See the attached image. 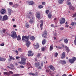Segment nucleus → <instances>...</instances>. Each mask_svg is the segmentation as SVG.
Segmentation results:
<instances>
[{
  "mask_svg": "<svg viewBox=\"0 0 76 76\" xmlns=\"http://www.w3.org/2000/svg\"><path fill=\"white\" fill-rule=\"evenodd\" d=\"M21 60V61H20L18 62V63H20V64H22L23 65H25L26 64V60L27 58L26 57H20Z\"/></svg>",
  "mask_w": 76,
  "mask_h": 76,
  "instance_id": "nucleus-1",
  "label": "nucleus"
},
{
  "mask_svg": "<svg viewBox=\"0 0 76 76\" xmlns=\"http://www.w3.org/2000/svg\"><path fill=\"white\" fill-rule=\"evenodd\" d=\"M22 40L23 42H27L29 41V36H23L22 37Z\"/></svg>",
  "mask_w": 76,
  "mask_h": 76,
  "instance_id": "nucleus-2",
  "label": "nucleus"
},
{
  "mask_svg": "<svg viewBox=\"0 0 76 76\" xmlns=\"http://www.w3.org/2000/svg\"><path fill=\"white\" fill-rule=\"evenodd\" d=\"M12 34L11 35V37L13 38H16L17 37V34H16V33L14 31H13L11 32Z\"/></svg>",
  "mask_w": 76,
  "mask_h": 76,
  "instance_id": "nucleus-3",
  "label": "nucleus"
},
{
  "mask_svg": "<svg viewBox=\"0 0 76 76\" xmlns=\"http://www.w3.org/2000/svg\"><path fill=\"white\" fill-rule=\"evenodd\" d=\"M76 57H73L72 59H70L69 60V63L73 64L74 63V61H76Z\"/></svg>",
  "mask_w": 76,
  "mask_h": 76,
  "instance_id": "nucleus-4",
  "label": "nucleus"
},
{
  "mask_svg": "<svg viewBox=\"0 0 76 76\" xmlns=\"http://www.w3.org/2000/svg\"><path fill=\"white\" fill-rule=\"evenodd\" d=\"M9 72H4V75H6L7 76H10V74H13V72L10 71Z\"/></svg>",
  "mask_w": 76,
  "mask_h": 76,
  "instance_id": "nucleus-5",
  "label": "nucleus"
},
{
  "mask_svg": "<svg viewBox=\"0 0 76 76\" xmlns=\"http://www.w3.org/2000/svg\"><path fill=\"white\" fill-rule=\"evenodd\" d=\"M40 14V12H37L36 13V17L37 18V19H40V18L41 17Z\"/></svg>",
  "mask_w": 76,
  "mask_h": 76,
  "instance_id": "nucleus-6",
  "label": "nucleus"
},
{
  "mask_svg": "<svg viewBox=\"0 0 76 76\" xmlns=\"http://www.w3.org/2000/svg\"><path fill=\"white\" fill-rule=\"evenodd\" d=\"M66 22L65 18H62L60 20V23L61 24H62L63 23H64Z\"/></svg>",
  "mask_w": 76,
  "mask_h": 76,
  "instance_id": "nucleus-7",
  "label": "nucleus"
},
{
  "mask_svg": "<svg viewBox=\"0 0 76 76\" xmlns=\"http://www.w3.org/2000/svg\"><path fill=\"white\" fill-rule=\"evenodd\" d=\"M32 53V51H28V56H33V55H34V53Z\"/></svg>",
  "mask_w": 76,
  "mask_h": 76,
  "instance_id": "nucleus-8",
  "label": "nucleus"
},
{
  "mask_svg": "<svg viewBox=\"0 0 76 76\" xmlns=\"http://www.w3.org/2000/svg\"><path fill=\"white\" fill-rule=\"evenodd\" d=\"M26 2L27 3L29 4V5H34L35 3H34V2L32 1H27Z\"/></svg>",
  "mask_w": 76,
  "mask_h": 76,
  "instance_id": "nucleus-9",
  "label": "nucleus"
},
{
  "mask_svg": "<svg viewBox=\"0 0 76 76\" xmlns=\"http://www.w3.org/2000/svg\"><path fill=\"white\" fill-rule=\"evenodd\" d=\"M58 63L60 64H66V62L65 61H61L60 60L59 61Z\"/></svg>",
  "mask_w": 76,
  "mask_h": 76,
  "instance_id": "nucleus-10",
  "label": "nucleus"
},
{
  "mask_svg": "<svg viewBox=\"0 0 76 76\" xmlns=\"http://www.w3.org/2000/svg\"><path fill=\"white\" fill-rule=\"evenodd\" d=\"M29 75H32V76H38V72H36L35 74L31 72L29 74Z\"/></svg>",
  "mask_w": 76,
  "mask_h": 76,
  "instance_id": "nucleus-11",
  "label": "nucleus"
},
{
  "mask_svg": "<svg viewBox=\"0 0 76 76\" xmlns=\"http://www.w3.org/2000/svg\"><path fill=\"white\" fill-rule=\"evenodd\" d=\"M33 45L34 46V47L35 48V49H38V48L39 47V45L38 43H36L35 45L34 44H33Z\"/></svg>",
  "mask_w": 76,
  "mask_h": 76,
  "instance_id": "nucleus-12",
  "label": "nucleus"
},
{
  "mask_svg": "<svg viewBox=\"0 0 76 76\" xmlns=\"http://www.w3.org/2000/svg\"><path fill=\"white\" fill-rule=\"evenodd\" d=\"M9 56L10 58L8 59V60L9 61H11V60H15V58H13V57L12 56H10V55H9Z\"/></svg>",
  "mask_w": 76,
  "mask_h": 76,
  "instance_id": "nucleus-13",
  "label": "nucleus"
},
{
  "mask_svg": "<svg viewBox=\"0 0 76 76\" xmlns=\"http://www.w3.org/2000/svg\"><path fill=\"white\" fill-rule=\"evenodd\" d=\"M8 20V17L6 15L4 16L3 18V20Z\"/></svg>",
  "mask_w": 76,
  "mask_h": 76,
  "instance_id": "nucleus-14",
  "label": "nucleus"
},
{
  "mask_svg": "<svg viewBox=\"0 0 76 76\" xmlns=\"http://www.w3.org/2000/svg\"><path fill=\"white\" fill-rule=\"evenodd\" d=\"M62 56L61 58L62 59H63L65 58V52H63L61 54Z\"/></svg>",
  "mask_w": 76,
  "mask_h": 76,
  "instance_id": "nucleus-15",
  "label": "nucleus"
},
{
  "mask_svg": "<svg viewBox=\"0 0 76 76\" xmlns=\"http://www.w3.org/2000/svg\"><path fill=\"white\" fill-rule=\"evenodd\" d=\"M30 39H31L32 41H34V40H35V37H34V36H30Z\"/></svg>",
  "mask_w": 76,
  "mask_h": 76,
  "instance_id": "nucleus-16",
  "label": "nucleus"
},
{
  "mask_svg": "<svg viewBox=\"0 0 76 76\" xmlns=\"http://www.w3.org/2000/svg\"><path fill=\"white\" fill-rule=\"evenodd\" d=\"M1 14H4V13H6V10H4V9H2L1 11Z\"/></svg>",
  "mask_w": 76,
  "mask_h": 76,
  "instance_id": "nucleus-17",
  "label": "nucleus"
},
{
  "mask_svg": "<svg viewBox=\"0 0 76 76\" xmlns=\"http://www.w3.org/2000/svg\"><path fill=\"white\" fill-rule=\"evenodd\" d=\"M31 45V42L29 41H28L26 43V46L28 48L29 46Z\"/></svg>",
  "mask_w": 76,
  "mask_h": 76,
  "instance_id": "nucleus-18",
  "label": "nucleus"
},
{
  "mask_svg": "<svg viewBox=\"0 0 76 76\" xmlns=\"http://www.w3.org/2000/svg\"><path fill=\"white\" fill-rule=\"evenodd\" d=\"M49 67L51 70H53V71H54V70H55V68H54V67L53 66L50 65L49 66Z\"/></svg>",
  "mask_w": 76,
  "mask_h": 76,
  "instance_id": "nucleus-19",
  "label": "nucleus"
},
{
  "mask_svg": "<svg viewBox=\"0 0 76 76\" xmlns=\"http://www.w3.org/2000/svg\"><path fill=\"white\" fill-rule=\"evenodd\" d=\"M54 48L53 46V45H51L50 46V51H52V50H53V48Z\"/></svg>",
  "mask_w": 76,
  "mask_h": 76,
  "instance_id": "nucleus-20",
  "label": "nucleus"
},
{
  "mask_svg": "<svg viewBox=\"0 0 76 76\" xmlns=\"http://www.w3.org/2000/svg\"><path fill=\"white\" fill-rule=\"evenodd\" d=\"M35 67H37V68H38V67L40 66V64H39V63H35Z\"/></svg>",
  "mask_w": 76,
  "mask_h": 76,
  "instance_id": "nucleus-21",
  "label": "nucleus"
},
{
  "mask_svg": "<svg viewBox=\"0 0 76 76\" xmlns=\"http://www.w3.org/2000/svg\"><path fill=\"white\" fill-rule=\"evenodd\" d=\"M42 45H45V43H46V40L45 39H43L42 41Z\"/></svg>",
  "mask_w": 76,
  "mask_h": 76,
  "instance_id": "nucleus-22",
  "label": "nucleus"
},
{
  "mask_svg": "<svg viewBox=\"0 0 76 76\" xmlns=\"http://www.w3.org/2000/svg\"><path fill=\"white\" fill-rule=\"evenodd\" d=\"M69 9L70 10H75V7L73 6H70Z\"/></svg>",
  "mask_w": 76,
  "mask_h": 76,
  "instance_id": "nucleus-23",
  "label": "nucleus"
},
{
  "mask_svg": "<svg viewBox=\"0 0 76 76\" xmlns=\"http://www.w3.org/2000/svg\"><path fill=\"white\" fill-rule=\"evenodd\" d=\"M58 2L59 3V4H62L64 1V0H58Z\"/></svg>",
  "mask_w": 76,
  "mask_h": 76,
  "instance_id": "nucleus-24",
  "label": "nucleus"
},
{
  "mask_svg": "<svg viewBox=\"0 0 76 76\" xmlns=\"http://www.w3.org/2000/svg\"><path fill=\"white\" fill-rule=\"evenodd\" d=\"M16 38H17V40L18 41H20V40L21 39V38H20V35H18L17 37V36Z\"/></svg>",
  "mask_w": 76,
  "mask_h": 76,
  "instance_id": "nucleus-25",
  "label": "nucleus"
},
{
  "mask_svg": "<svg viewBox=\"0 0 76 76\" xmlns=\"http://www.w3.org/2000/svg\"><path fill=\"white\" fill-rule=\"evenodd\" d=\"M42 37H44V38H47V34H42Z\"/></svg>",
  "mask_w": 76,
  "mask_h": 76,
  "instance_id": "nucleus-26",
  "label": "nucleus"
},
{
  "mask_svg": "<svg viewBox=\"0 0 76 76\" xmlns=\"http://www.w3.org/2000/svg\"><path fill=\"white\" fill-rule=\"evenodd\" d=\"M64 41L65 44H67V43H68V40H67V39H64Z\"/></svg>",
  "mask_w": 76,
  "mask_h": 76,
  "instance_id": "nucleus-27",
  "label": "nucleus"
},
{
  "mask_svg": "<svg viewBox=\"0 0 76 76\" xmlns=\"http://www.w3.org/2000/svg\"><path fill=\"white\" fill-rule=\"evenodd\" d=\"M5 60H6V59L4 58H1V57H0V61H5Z\"/></svg>",
  "mask_w": 76,
  "mask_h": 76,
  "instance_id": "nucleus-28",
  "label": "nucleus"
},
{
  "mask_svg": "<svg viewBox=\"0 0 76 76\" xmlns=\"http://www.w3.org/2000/svg\"><path fill=\"white\" fill-rule=\"evenodd\" d=\"M41 55H42V54H41V53H38L37 55V57H38V58H39V57H40Z\"/></svg>",
  "mask_w": 76,
  "mask_h": 76,
  "instance_id": "nucleus-29",
  "label": "nucleus"
},
{
  "mask_svg": "<svg viewBox=\"0 0 76 76\" xmlns=\"http://www.w3.org/2000/svg\"><path fill=\"white\" fill-rule=\"evenodd\" d=\"M48 18L49 19H51V18L52 15H51V14H49L48 15Z\"/></svg>",
  "mask_w": 76,
  "mask_h": 76,
  "instance_id": "nucleus-30",
  "label": "nucleus"
},
{
  "mask_svg": "<svg viewBox=\"0 0 76 76\" xmlns=\"http://www.w3.org/2000/svg\"><path fill=\"white\" fill-rule=\"evenodd\" d=\"M26 27L27 28H29V24H28V23H26Z\"/></svg>",
  "mask_w": 76,
  "mask_h": 76,
  "instance_id": "nucleus-31",
  "label": "nucleus"
},
{
  "mask_svg": "<svg viewBox=\"0 0 76 76\" xmlns=\"http://www.w3.org/2000/svg\"><path fill=\"white\" fill-rule=\"evenodd\" d=\"M29 23H31V24H32V23H34V20L32 19H31L29 20Z\"/></svg>",
  "mask_w": 76,
  "mask_h": 76,
  "instance_id": "nucleus-32",
  "label": "nucleus"
},
{
  "mask_svg": "<svg viewBox=\"0 0 76 76\" xmlns=\"http://www.w3.org/2000/svg\"><path fill=\"white\" fill-rule=\"evenodd\" d=\"M43 34H45V35H47L48 34V32L46 30L44 31L43 33Z\"/></svg>",
  "mask_w": 76,
  "mask_h": 76,
  "instance_id": "nucleus-33",
  "label": "nucleus"
},
{
  "mask_svg": "<svg viewBox=\"0 0 76 76\" xmlns=\"http://www.w3.org/2000/svg\"><path fill=\"white\" fill-rule=\"evenodd\" d=\"M39 9H42V8H43V6H42L41 5H40L38 6Z\"/></svg>",
  "mask_w": 76,
  "mask_h": 76,
  "instance_id": "nucleus-34",
  "label": "nucleus"
},
{
  "mask_svg": "<svg viewBox=\"0 0 76 76\" xmlns=\"http://www.w3.org/2000/svg\"><path fill=\"white\" fill-rule=\"evenodd\" d=\"M71 25L72 26H74V25H76V23L75 22H73L72 23Z\"/></svg>",
  "mask_w": 76,
  "mask_h": 76,
  "instance_id": "nucleus-35",
  "label": "nucleus"
},
{
  "mask_svg": "<svg viewBox=\"0 0 76 76\" xmlns=\"http://www.w3.org/2000/svg\"><path fill=\"white\" fill-rule=\"evenodd\" d=\"M18 51H19L20 52H22V49L21 48H19L18 49Z\"/></svg>",
  "mask_w": 76,
  "mask_h": 76,
  "instance_id": "nucleus-36",
  "label": "nucleus"
},
{
  "mask_svg": "<svg viewBox=\"0 0 76 76\" xmlns=\"http://www.w3.org/2000/svg\"><path fill=\"white\" fill-rule=\"evenodd\" d=\"M67 4L68 5H69V6H72V4H71V3H70V2H67Z\"/></svg>",
  "mask_w": 76,
  "mask_h": 76,
  "instance_id": "nucleus-37",
  "label": "nucleus"
},
{
  "mask_svg": "<svg viewBox=\"0 0 76 76\" xmlns=\"http://www.w3.org/2000/svg\"><path fill=\"white\" fill-rule=\"evenodd\" d=\"M20 75L19 74H13L12 75V76H19Z\"/></svg>",
  "mask_w": 76,
  "mask_h": 76,
  "instance_id": "nucleus-38",
  "label": "nucleus"
},
{
  "mask_svg": "<svg viewBox=\"0 0 76 76\" xmlns=\"http://www.w3.org/2000/svg\"><path fill=\"white\" fill-rule=\"evenodd\" d=\"M55 57H57L58 56V53H57V52H56L55 54Z\"/></svg>",
  "mask_w": 76,
  "mask_h": 76,
  "instance_id": "nucleus-39",
  "label": "nucleus"
},
{
  "mask_svg": "<svg viewBox=\"0 0 76 76\" xmlns=\"http://www.w3.org/2000/svg\"><path fill=\"white\" fill-rule=\"evenodd\" d=\"M75 16H76V12H75L74 14H73L72 17L73 18H75Z\"/></svg>",
  "mask_w": 76,
  "mask_h": 76,
  "instance_id": "nucleus-40",
  "label": "nucleus"
},
{
  "mask_svg": "<svg viewBox=\"0 0 76 76\" xmlns=\"http://www.w3.org/2000/svg\"><path fill=\"white\" fill-rule=\"evenodd\" d=\"M10 66H11L12 67H14V65L12 64H10Z\"/></svg>",
  "mask_w": 76,
  "mask_h": 76,
  "instance_id": "nucleus-41",
  "label": "nucleus"
},
{
  "mask_svg": "<svg viewBox=\"0 0 76 76\" xmlns=\"http://www.w3.org/2000/svg\"><path fill=\"white\" fill-rule=\"evenodd\" d=\"M45 12H46V14L47 15H48V13H49V10H46L45 11Z\"/></svg>",
  "mask_w": 76,
  "mask_h": 76,
  "instance_id": "nucleus-42",
  "label": "nucleus"
},
{
  "mask_svg": "<svg viewBox=\"0 0 76 76\" xmlns=\"http://www.w3.org/2000/svg\"><path fill=\"white\" fill-rule=\"evenodd\" d=\"M60 47H62L61 48H64V45H61Z\"/></svg>",
  "mask_w": 76,
  "mask_h": 76,
  "instance_id": "nucleus-43",
  "label": "nucleus"
},
{
  "mask_svg": "<svg viewBox=\"0 0 76 76\" xmlns=\"http://www.w3.org/2000/svg\"><path fill=\"white\" fill-rule=\"evenodd\" d=\"M9 4L10 6H12V5H13V2H9Z\"/></svg>",
  "mask_w": 76,
  "mask_h": 76,
  "instance_id": "nucleus-44",
  "label": "nucleus"
},
{
  "mask_svg": "<svg viewBox=\"0 0 76 76\" xmlns=\"http://www.w3.org/2000/svg\"><path fill=\"white\" fill-rule=\"evenodd\" d=\"M42 4L43 6L45 5V3L44 2H42Z\"/></svg>",
  "mask_w": 76,
  "mask_h": 76,
  "instance_id": "nucleus-45",
  "label": "nucleus"
},
{
  "mask_svg": "<svg viewBox=\"0 0 76 76\" xmlns=\"http://www.w3.org/2000/svg\"><path fill=\"white\" fill-rule=\"evenodd\" d=\"M18 7V4H15V8H16Z\"/></svg>",
  "mask_w": 76,
  "mask_h": 76,
  "instance_id": "nucleus-46",
  "label": "nucleus"
},
{
  "mask_svg": "<svg viewBox=\"0 0 76 76\" xmlns=\"http://www.w3.org/2000/svg\"><path fill=\"white\" fill-rule=\"evenodd\" d=\"M2 32H3V33H5V32H6V29H3L2 30Z\"/></svg>",
  "mask_w": 76,
  "mask_h": 76,
  "instance_id": "nucleus-47",
  "label": "nucleus"
},
{
  "mask_svg": "<svg viewBox=\"0 0 76 76\" xmlns=\"http://www.w3.org/2000/svg\"><path fill=\"white\" fill-rule=\"evenodd\" d=\"M74 42V44H75V45H76V38L75 39Z\"/></svg>",
  "mask_w": 76,
  "mask_h": 76,
  "instance_id": "nucleus-48",
  "label": "nucleus"
},
{
  "mask_svg": "<svg viewBox=\"0 0 76 76\" xmlns=\"http://www.w3.org/2000/svg\"><path fill=\"white\" fill-rule=\"evenodd\" d=\"M4 43H3L0 45L1 46H4Z\"/></svg>",
  "mask_w": 76,
  "mask_h": 76,
  "instance_id": "nucleus-49",
  "label": "nucleus"
},
{
  "mask_svg": "<svg viewBox=\"0 0 76 76\" xmlns=\"http://www.w3.org/2000/svg\"><path fill=\"white\" fill-rule=\"evenodd\" d=\"M2 18H3V17L1 15H0V20H1Z\"/></svg>",
  "mask_w": 76,
  "mask_h": 76,
  "instance_id": "nucleus-50",
  "label": "nucleus"
},
{
  "mask_svg": "<svg viewBox=\"0 0 76 76\" xmlns=\"http://www.w3.org/2000/svg\"><path fill=\"white\" fill-rule=\"evenodd\" d=\"M40 22L41 23H44V21L42 20H41L40 21Z\"/></svg>",
  "mask_w": 76,
  "mask_h": 76,
  "instance_id": "nucleus-51",
  "label": "nucleus"
},
{
  "mask_svg": "<svg viewBox=\"0 0 76 76\" xmlns=\"http://www.w3.org/2000/svg\"><path fill=\"white\" fill-rule=\"evenodd\" d=\"M42 51H44L45 50V48H42Z\"/></svg>",
  "mask_w": 76,
  "mask_h": 76,
  "instance_id": "nucleus-52",
  "label": "nucleus"
},
{
  "mask_svg": "<svg viewBox=\"0 0 76 76\" xmlns=\"http://www.w3.org/2000/svg\"><path fill=\"white\" fill-rule=\"evenodd\" d=\"M66 50L67 53H69V51H70V50H69V49H67Z\"/></svg>",
  "mask_w": 76,
  "mask_h": 76,
  "instance_id": "nucleus-53",
  "label": "nucleus"
},
{
  "mask_svg": "<svg viewBox=\"0 0 76 76\" xmlns=\"http://www.w3.org/2000/svg\"><path fill=\"white\" fill-rule=\"evenodd\" d=\"M65 48L66 50H68V49H69V47H67V46H65Z\"/></svg>",
  "mask_w": 76,
  "mask_h": 76,
  "instance_id": "nucleus-54",
  "label": "nucleus"
},
{
  "mask_svg": "<svg viewBox=\"0 0 76 76\" xmlns=\"http://www.w3.org/2000/svg\"><path fill=\"white\" fill-rule=\"evenodd\" d=\"M44 23H41L40 24V27H42V26H43Z\"/></svg>",
  "mask_w": 76,
  "mask_h": 76,
  "instance_id": "nucleus-55",
  "label": "nucleus"
},
{
  "mask_svg": "<svg viewBox=\"0 0 76 76\" xmlns=\"http://www.w3.org/2000/svg\"><path fill=\"white\" fill-rule=\"evenodd\" d=\"M60 29L61 31H62V30H63V29H64V28H63V27H61V28H60Z\"/></svg>",
  "mask_w": 76,
  "mask_h": 76,
  "instance_id": "nucleus-56",
  "label": "nucleus"
},
{
  "mask_svg": "<svg viewBox=\"0 0 76 76\" xmlns=\"http://www.w3.org/2000/svg\"><path fill=\"white\" fill-rule=\"evenodd\" d=\"M15 52L17 53V54L18 55V53H19V52L17 50H16L15 51Z\"/></svg>",
  "mask_w": 76,
  "mask_h": 76,
  "instance_id": "nucleus-57",
  "label": "nucleus"
},
{
  "mask_svg": "<svg viewBox=\"0 0 76 76\" xmlns=\"http://www.w3.org/2000/svg\"><path fill=\"white\" fill-rule=\"evenodd\" d=\"M29 15H31V16H32V12L31 11L29 12Z\"/></svg>",
  "mask_w": 76,
  "mask_h": 76,
  "instance_id": "nucleus-58",
  "label": "nucleus"
},
{
  "mask_svg": "<svg viewBox=\"0 0 76 76\" xmlns=\"http://www.w3.org/2000/svg\"><path fill=\"white\" fill-rule=\"evenodd\" d=\"M11 12H8V13L9 14V15H11Z\"/></svg>",
  "mask_w": 76,
  "mask_h": 76,
  "instance_id": "nucleus-59",
  "label": "nucleus"
},
{
  "mask_svg": "<svg viewBox=\"0 0 76 76\" xmlns=\"http://www.w3.org/2000/svg\"><path fill=\"white\" fill-rule=\"evenodd\" d=\"M20 67L21 68H24V66H22V65L20 66Z\"/></svg>",
  "mask_w": 76,
  "mask_h": 76,
  "instance_id": "nucleus-60",
  "label": "nucleus"
},
{
  "mask_svg": "<svg viewBox=\"0 0 76 76\" xmlns=\"http://www.w3.org/2000/svg\"><path fill=\"white\" fill-rule=\"evenodd\" d=\"M38 69H41H41H42L41 68V66H39L38 68Z\"/></svg>",
  "mask_w": 76,
  "mask_h": 76,
  "instance_id": "nucleus-61",
  "label": "nucleus"
},
{
  "mask_svg": "<svg viewBox=\"0 0 76 76\" xmlns=\"http://www.w3.org/2000/svg\"><path fill=\"white\" fill-rule=\"evenodd\" d=\"M8 12H12V10H11V9H8Z\"/></svg>",
  "mask_w": 76,
  "mask_h": 76,
  "instance_id": "nucleus-62",
  "label": "nucleus"
},
{
  "mask_svg": "<svg viewBox=\"0 0 76 76\" xmlns=\"http://www.w3.org/2000/svg\"><path fill=\"white\" fill-rule=\"evenodd\" d=\"M16 59H18L19 58H20V57L19 56H17L16 58Z\"/></svg>",
  "mask_w": 76,
  "mask_h": 76,
  "instance_id": "nucleus-63",
  "label": "nucleus"
},
{
  "mask_svg": "<svg viewBox=\"0 0 76 76\" xmlns=\"http://www.w3.org/2000/svg\"><path fill=\"white\" fill-rule=\"evenodd\" d=\"M62 48V47H61L60 46L58 47V48L59 49H62V48Z\"/></svg>",
  "mask_w": 76,
  "mask_h": 76,
  "instance_id": "nucleus-64",
  "label": "nucleus"
}]
</instances>
